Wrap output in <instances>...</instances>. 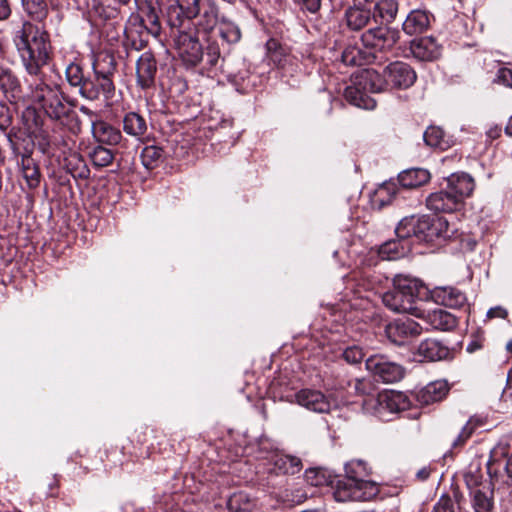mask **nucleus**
<instances>
[{
	"label": "nucleus",
	"mask_w": 512,
	"mask_h": 512,
	"mask_svg": "<svg viewBox=\"0 0 512 512\" xmlns=\"http://www.w3.org/2000/svg\"><path fill=\"white\" fill-rule=\"evenodd\" d=\"M166 13L175 48L187 66H196L203 59L198 38L188 32L193 25L198 32L210 33L218 23V6L213 0H157Z\"/></svg>",
	"instance_id": "obj_1"
},
{
	"label": "nucleus",
	"mask_w": 512,
	"mask_h": 512,
	"mask_svg": "<svg viewBox=\"0 0 512 512\" xmlns=\"http://www.w3.org/2000/svg\"><path fill=\"white\" fill-rule=\"evenodd\" d=\"M13 42L26 72L38 76L48 63L52 50L45 25L24 21L21 28L15 31Z\"/></svg>",
	"instance_id": "obj_2"
},
{
	"label": "nucleus",
	"mask_w": 512,
	"mask_h": 512,
	"mask_svg": "<svg viewBox=\"0 0 512 512\" xmlns=\"http://www.w3.org/2000/svg\"><path fill=\"white\" fill-rule=\"evenodd\" d=\"M487 473L490 483L470 492L474 512H493V486L499 481L507 482L504 477L512 480V446L508 442L500 441L490 451Z\"/></svg>",
	"instance_id": "obj_3"
},
{
	"label": "nucleus",
	"mask_w": 512,
	"mask_h": 512,
	"mask_svg": "<svg viewBox=\"0 0 512 512\" xmlns=\"http://www.w3.org/2000/svg\"><path fill=\"white\" fill-rule=\"evenodd\" d=\"M138 8V15L132 16L125 27L118 25L116 36L111 39L119 40L122 36V43L126 49L141 50L146 46V36L151 34L157 37L161 27L156 8L152 0H135Z\"/></svg>",
	"instance_id": "obj_4"
},
{
	"label": "nucleus",
	"mask_w": 512,
	"mask_h": 512,
	"mask_svg": "<svg viewBox=\"0 0 512 512\" xmlns=\"http://www.w3.org/2000/svg\"><path fill=\"white\" fill-rule=\"evenodd\" d=\"M422 290L424 286L418 279L397 275L393 280V288L383 294L382 301L394 312L422 317V309L417 305Z\"/></svg>",
	"instance_id": "obj_5"
},
{
	"label": "nucleus",
	"mask_w": 512,
	"mask_h": 512,
	"mask_svg": "<svg viewBox=\"0 0 512 512\" xmlns=\"http://www.w3.org/2000/svg\"><path fill=\"white\" fill-rule=\"evenodd\" d=\"M31 99L52 120L63 123L70 117L73 110L66 102L63 93L57 86H49L39 81L31 87Z\"/></svg>",
	"instance_id": "obj_6"
},
{
	"label": "nucleus",
	"mask_w": 512,
	"mask_h": 512,
	"mask_svg": "<svg viewBox=\"0 0 512 512\" xmlns=\"http://www.w3.org/2000/svg\"><path fill=\"white\" fill-rule=\"evenodd\" d=\"M363 410L382 421H390L392 416L410 407L408 397L398 391H384L376 397L371 396L363 401Z\"/></svg>",
	"instance_id": "obj_7"
},
{
	"label": "nucleus",
	"mask_w": 512,
	"mask_h": 512,
	"mask_svg": "<svg viewBox=\"0 0 512 512\" xmlns=\"http://www.w3.org/2000/svg\"><path fill=\"white\" fill-rule=\"evenodd\" d=\"M93 69L94 77L86 78V81L79 89L80 95L88 100H96L101 96L105 100L111 99L114 95L115 87L109 77V72L100 71L98 62L93 64Z\"/></svg>",
	"instance_id": "obj_8"
},
{
	"label": "nucleus",
	"mask_w": 512,
	"mask_h": 512,
	"mask_svg": "<svg viewBox=\"0 0 512 512\" xmlns=\"http://www.w3.org/2000/svg\"><path fill=\"white\" fill-rule=\"evenodd\" d=\"M366 369L375 380L384 383H395L404 376V369L396 362L390 361L385 355H371L365 361Z\"/></svg>",
	"instance_id": "obj_9"
},
{
	"label": "nucleus",
	"mask_w": 512,
	"mask_h": 512,
	"mask_svg": "<svg viewBox=\"0 0 512 512\" xmlns=\"http://www.w3.org/2000/svg\"><path fill=\"white\" fill-rule=\"evenodd\" d=\"M399 39V32L385 26L368 29L361 36L365 48L373 52H385L391 50Z\"/></svg>",
	"instance_id": "obj_10"
},
{
	"label": "nucleus",
	"mask_w": 512,
	"mask_h": 512,
	"mask_svg": "<svg viewBox=\"0 0 512 512\" xmlns=\"http://www.w3.org/2000/svg\"><path fill=\"white\" fill-rule=\"evenodd\" d=\"M454 230L443 217L421 216L418 218L417 239L419 241L432 242L439 238H450Z\"/></svg>",
	"instance_id": "obj_11"
},
{
	"label": "nucleus",
	"mask_w": 512,
	"mask_h": 512,
	"mask_svg": "<svg viewBox=\"0 0 512 512\" xmlns=\"http://www.w3.org/2000/svg\"><path fill=\"white\" fill-rule=\"evenodd\" d=\"M388 339L396 345H405L422 333V327L413 319H399L389 323L385 329Z\"/></svg>",
	"instance_id": "obj_12"
},
{
	"label": "nucleus",
	"mask_w": 512,
	"mask_h": 512,
	"mask_svg": "<svg viewBox=\"0 0 512 512\" xmlns=\"http://www.w3.org/2000/svg\"><path fill=\"white\" fill-rule=\"evenodd\" d=\"M384 75L388 83V88L407 89L416 81V72L413 68L402 61H395L387 65L384 69Z\"/></svg>",
	"instance_id": "obj_13"
},
{
	"label": "nucleus",
	"mask_w": 512,
	"mask_h": 512,
	"mask_svg": "<svg viewBox=\"0 0 512 512\" xmlns=\"http://www.w3.org/2000/svg\"><path fill=\"white\" fill-rule=\"evenodd\" d=\"M297 404L315 413H329L331 400L319 390L302 389L295 394Z\"/></svg>",
	"instance_id": "obj_14"
},
{
	"label": "nucleus",
	"mask_w": 512,
	"mask_h": 512,
	"mask_svg": "<svg viewBox=\"0 0 512 512\" xmlns=\"http://www.w3.org/2000/svg\"><path fill=\"white\" fill-rule=\"evenodd\" d=\"M376 483L367 478L359 482L357 485L349 486L348 489L342 491L340 485L337 487L334 496L337 501L344 502L348 500L367 501L378 494Z\"/></svg>",
	"instance_id": "obj_15"
},
{
	"label": "nucleus",
	"mask_w": 512,
	"mask_h": 512,
	"mask_svg": "<svg viewBox=\"0 0 512 512\" xmlns=\"http://www.w3.org/2000/svg\"><path fill=\"white\" fill-rule=\"evenodd\" d=\"M474 188V179L465 172L453 173L447 178L446 189L459 200L462 206L464 200L472 194Z\"/></svg>",
	"instance_id": "obj_16"
},
{
	"label": "nucleus",
	"mask_w": 512,
	"mask_h": 512,
	"mask_svg": "<svg viewBox=\"0 0 512 512\" xmlns=\"http://www.w3.org/2000/svg\"><path fill=\"white\" fill-rule=\"evenodd\" d=\"M157 64L154 55L147 51L144 52L136 63L137 84L142 89H148L154 85Z\"/></svg>",
	"instance_id": "obj_17"
},
{
	"label": "nucleus",
	"mask_w": 512,
	"mask_h": 512,
	"mask_svg": "<svg viewBox=\"0 0 512 512\" xmlns=\"http://www.w3.org/2000/svg\"><path fill=\"white\" fill-rule=\"evenodd\" d=\"M426 207L436 213H452L460 210L463 206L446 188L444 190L431 193L426 198Z\"/></svg>",
	"instance_id": "obj_18"
},
{
	"label": "nucleus",
	"mask_w": 512,
	"mask_h": 512,
	"mask_svg": "<svg viewBox=\"0 0 512 512\" xmlns=\"http://www.w3.org/2000/svg\"><path fill=\"white\" fill-rule=\"evenodd\" d=\"M410 51L419 61H434L441 55V46L433 37H421L411 42Z\"/></svg>",
	"instance_id": "obj_19"
},
{
	"label": "nucleus",
	"mask_w": 512,
	"mask_h": 512,
	"mask_svg": "<svg viewBox=\"0 0 512 512\" xmlns=\"http://www.w3.org/2000/svg\"><path fill=\"white\" fill-rule=\"evenodd\" d=\"M432 299L450 308H461L466 304L465 294L458 288L452 286H439L431 290Z\"/></svg>",
	"instance_id": "obj_20"
},
{
	"label": "nucleus",
	"mask_w": 512,
	"mask_h": 512,
	"mask_svg": "<svg viewBox=\"0 0 512 512\" xmlns=\"http://www.w3.org/2000/svg\"><path fill=\"white\" fill-rule=\"evenodd\" d=\"M91 130L97 142L118 145L122 140L121 131L103 120H91Z\"/></svg>",
	"instance_id": "obj_21"
},
{
	"label": "nucleus",
	"mask_w": 512,
	"mask_h": 512,
	"mask_svg": "<svg viewBox=\"0 0 512 512\" xmlns=\"http://www.w3.org/2000/svg\"><path fill=\"white\" fill-rule=\"evenodd\" d=\"M354 78L356 79V83L360 85L367 94L368 92H382L388 88L384 73L380 74L374 69H364Z\"/></svg>",
	"instance_id": "obj_22"
},
{
	"label": "nucleus",
	"mask_w": 512,
	"mask_h": 512,
	"mask_svg": "<svg viewBox=\"0 0 512 512\" xmlns=\"http://www.w3.org/2000/svg\"><path fill=\"white\" fill-rule=\"evenodd\" d=\"M449 392V385L446 380H436L428 383L420 389L416 395L419 403L429 405L443 400Z\"/></svg>",
	"instance_id": "obj_23"
},
{
	"label": "nucleus",
	"mask_w": 512,
	"mask_h": 512,
	"mask_svg": "<svg viewBox=\"0 0 512 512\" xmlns=\"http://www.w3.org/2000/svg\"><path fill=\"white\" fill-rule=\"evenodd\" d=\"M449 355V350L435 339H426L418 346L415 356L418 361H439Z\"/></svg>",
	"instance_id": "obj_24"
},
{
	"label": "nucleus",
	"mask_w": 512,
	"mask_h": 512,
	"mask_svg": "<svg viewBox=\"0 0 512 512\" xmlns=\"http://www.w3.org/2000/svg\"><path fill=\"white\" fill-rule=\"evenodd\" d=\"M423 316L421 317L432 329L441 331H450L457 325V320L454 315L443 309H434L425 312L422 309Z\"/></svg>",
	"instance_id": "obj_25"
},
{
	"label": "nucleus",
	"mask_w": 512,
	"mask_h": 512,
	"mask_svg": "<svg viewBox=\"0 0 512 512\" xmlns=\"http://www.w3.org/2000/svg\"><path fill=\"white\" fill-rule=\"evenodd\" d=\"M430 25V15L427 11L412 10L404 20L402 29L407 35H416L425 32Z\"/></svg>",
	"instance_id": "obj_26"
},
{
	"label": "nucleus",
	"mask_w": 512,
	"mask_h": 512,
	"mask_svg": "<svg viewBox=\"0 0 512 512\" xmlns=\"http://www.w3.org/2000/svg\"><path fill=\"white\" fill-rule=\"evenodd\" d=\"M346 480L339 482L342 491L346 492L349 486L357 485L362 480L368 478L369 471L366 464L361 460H353L345 465Z\"/></svg>",
	"instance_id": "obj_27"
},
{
	"label": "nucleus",
	"mask_w": 512,
	"mask_h": 512,
	"mask_svg": "<svg viewBox=\"0 0 512 512\" xmlns=\"http://www.w3.org/2000/svg\"><path fill=\"white\" fill-rule=\"evenodd\" d=\"M344 97L349 103L359 108L372 110L376 107V101L356 83L355 78L353 80V84L346 87Z\"/></svg>",
	"instance_id": "obj_28"
},
{
	"label": "nucleus",
	"mask_w": 512,
	"mask_h": 512,
	"mask_svg": "<svg viewBox=\"0 0 512 512\" xmlns=\"http://www.w3.org/2000/svg\"><path fill=\"white\" fill-rule=\"evenodd\" d=\"M0 89L10 101H17L21 97L19 79L10 69L0 68Z\"/></svg>",
	"instance_id": "obj_29"
},
{
	"label": "nucleus",
	"mask_w": 512,
	"mask_h": 512,
	"mask_svg": "<svg viewBox=\"0 0 512 512\" xmlns=\"http://www.w3.org/2000/svg\"><path fill=\"white\" fill-rule=\"evenodd\" d=\"M270 461L273 466L269 468V471L276 474H295L300 470V460L290 455L274 453L271 455Z\"/></svg>",
	"instance_id": "obj_30"
},
{
	"label": "nucleus",
	"mask_w": 512,
	"mask_h": 512,
	"mask_svg": "<svg viewBox=\"0 0 512 512\" xmlns=\"http://www.w3.org/2000/svg\"><path fill=\"white\" fill-rule=\"evenodd\" d=\"M398 191L397 184L393 181H387L379 185L371 195V205L374 208L382 209L389 205Z\"/></svg>",
	"instance_id": "obj_31"
},
{
	"label": "nucleus",
	"mask_w": 512,
	"mask_h": 512,
	"mask_svg": "<svg viewBox=\"0 0 512 512\" xmlns=\"http://www.w3.org/2000/svg\"><path fill=\"white\" fill-rule=\"evenodd\" d=\"M430 180V173L423 168H412L402 171L398 175V182L404 188H416Z\"/></svg>",
	"instance_id": "obj_32"
},
{
	"label": "nucleus",
	"mask_w": 512,
	"mask_h": 512,
	"mask_svg": "<svg viewBox=\"0 0 512 512\" xmlns=\"http://www.w3.org/2000/svg\"><path fill=\"white\" fill-rule=\"evenodd\" d=\"M257 499L245 491L233 493L227 500L230 512H252L257 507Z\"/></svg>",
	"instance_id": "obj_33"
},
{
	"label": "nucleus",
	"mask_w": 512,
	"mask_h": 512,
	"mask_svg": "<svg viewBox=\"0 0 512 512\" xmlns=\"http://www.w3.org/2000/svg\"><path fill=\"white\" fill-rule=\"evenodd\" d=\"M410 251V243L400 239L389 240L379 248V256L383 260H395L405 256Z\"/></svg>",
	"instance_id": "obj_34"
},
{
	"label": "nucleus",
	"mask_w": 512,
	"mask_h": 512,
	"mask_svg": "<svg viewBox=\"0 0 512 512\" xmlns=\"http://www.w3.org/2000/svg\"><path fill=\"white\" fill-rule=\"evenodd\" d=\"M266 58L277 68L284 69L291 61V57L276 39H269L266 42Z\"/></svg>",
	"instance_id": "obj_35"
},
{
	"label": "nucleus",
	"mask_w": 512,
	"mask_h": 512,
	"mask_svg": "<svg viewBox=\"0 0 512 512\" xmlns=\"http://www.w3.org/2000/svg\"><path fill=\"white\" fill-rule=\"evenodd\" d=\"M345 18L351 30H361L370 22L371 11L367 8L352 6L346 10Z\"/></svg>",
	"instance_id": "obj_36"
},
{
	"label": "nucleus",
	"mask_w": 512,
	"mask_h": 512,
	"mask_svg": "<svg viewBox=\"0 0 512 512\" xmlns=\"http://www.w3.org/2000/svg\"><path fill=\"white\" fill-rule=\"evenodd\" d=\"M123 130L126 134L140 139L147 131L146 120L136 112L127 113L123 119Z\"/></svg>",
	"instance_id": "obj_37"
},
{
	"label": "nucleus",
	"mask_w": 512,
	"mask_h": 512,
	"mask_svg": "<svg viewBox=\"0 0 512 512\" xmlns=\"http://www.w3.org/2000/svg\"><path fill=\"white\" fill-rule=\"evenodd\" d=\"M218 33L222 41L228 45L236 44L241 39V30L239 26L226 17H218Z\"/></svg>",
	"instance_id": "obj_38"
},
{
	"label": "nucleus",
	"mask_w": 512,
	"mask_h": 512,
	"mask_svg": "<svg viewBox=\"0 0 512 512\" xmlns=\"http://www.w3.org/2000/svg\"><path fill=\"white\" fill-rule=\"evenodd\" d=\"M418 218L415 215L402 218L395 228L396 237L405 242L412 236L417 238Z\"/></svg>",
	"instance_id": "obj_39"
},
{
	"label": "nucleus",
	"mask_w": 512,
	"mask_h": 512,
	"mask_svg": "<svg viewBox=\"0 0 512 512\" xmlns=\"http://www.w3.org/2000/svg\"><path fill=\"white\" fill-rule=\"evenodd\" d=\"M22 175L30 188H35L40 182V172L34 160L29 156L21 158Z\"/></svg>",
	"instance_id": "obj_40"
},
{
	"label": "nucleus",
	"mask_w": 512,
	"mask_h": 512,
	"mask_svg": "<svg viewBox=\"0 0 512 512\" xmlns=\"http://www.w3.org/2000/svg\"><path fill=\"white\" fill-rule=\"evenodd\" d=\"M24 10L37 22H43L48 14L45 0H22Z\"/></svg>",
	"instance_id": "obj_41"
},
{
	"label": "nucleus",
	"mask_w": 512,
	"mask_h": 512,
	"mask_svg": "<svg viewBox=\"0 0 512 512\" xmlns=\"http://www.w3.org/2000/svg\"><path fill=\"white\" fill-rule=\"evenodd\" d=\"M482 473L479 463H471L464 473V481L470 492L482 489Z\"/></svg>",
	"instance_id": "obj_42"
},
{
	"label": "nucleus",
	"mask_w": 512,
	"mask_h": 512,
	"mask_svg": "<svg viewBox=\"0 0 512 512\" xmlns=\"http://www.w3.org/2000/svg\"><path fill=\"white\" fill-rule=\"evenodd\" d=\"M425 143L430 147L445 149L447 141L444 138V132L440 127L430 126L423 134Z\"/></svg>",
	"instance_id": "obj_43"
},
{
	"label": "nucleus",
	"mask_w": 512,
	"mask_h": 512,
	"mask_svg": "<svg viewBox=\"0 0 512 512\" xmlns=\"http://www.w3.org/2000/svg\"><path fill=\"white\" fill-rule=\"evenodd\" d=\"M90 159L94 166L96 167H106L110 165L114 159V155L111 150L99 145L95 147L89 153Z\"/></svg>",
	"instance_id": "obj_44"
},
{
	"label": "nucleus",
	"mask_w": 512,
	"mask_h": 512,
	"mask_svg": "<svg viewBox=\"0 0 512 512\" xmlns=\"http://www.w3.org/2000/svg\"><path fill=\"white\" fill-rule=\"evenodd\" d=\"M375 8L383 21L391 22L396 17L398 4L396 0H380Z\"/></svg>",
	"instance_id": "obj_45"
},
{
	"label": "nucleus",
	"mask_w": 512,
	"mask_h": 512,
	"mask_svg": "<svg viewBox=\"0 0 512 512\" xmlns=\"http://www.w3.org/2000/svg\"><path fill=\"white\" fill-rule=\"evenodd\" d=\"M66 78L71 86L79 89L86 81L81 66L77 63H70L66 68Z\"/></svg>",
	"instance_id": "obj_46"
},
{
	"label": "nucleus",
	"mask_w": 512,
	"mask_h": 512,
	"mask_svg": "<svg viewBox=\"0 0 512 512\" xmlns=\"http://www.w3.org/2000/svg\"><path fill=\"white\" fill-rule=\"evenodd\" d=\"M478 425H480V421L478 419L470 418L458 434L457 438L453 441V447L463 445L471 437Z\"/></svg>",
	"instance_id": "obj_47"
},
{
	"label": "nucleus",
	"mask_w": 512,
	"mask_h": 512,
	"mask_svg": "<svg viewBox=\"0 0 512 512\" xmlns=\"http://www.w3.org/2000/svg\"><path fill=\"white\" fill-rule=\"evenodd\" d=\"M221 58V51L219 44L216 41H211L207 45L206 48V60L205 63L208 66L209 70H212L217 67L219 60Z\"/></svg>",
	"instance_id": "obj_48"
},
{
	"label": "nucleus",
	"mask_w": 512,
	"mask_h": 512,
	"mask_svg": "<svg viewBox=\"0 0 512 512\" xmlns=\"http://www.w3.org/2000/svg\"><path fill=\"white\" fill-rule=\"evenodd\" d=\"M341 60L348 66L361 65L362 56L360 49L355 46L346 47L342 52Z\"/></svg>",
	"instance_id": "obj_49"
},
{
	"label": "nucleus",
	"mask_w": 512,
	"mask_h": 512,
	"mask_svg": "<svg viewBox=\"0 0 512 512\" xmlns=\"http://www.w3.org/2000/svg\"><path fill=\"white\" fill-rule=\"evenodd\" d=\"M305 480L311 486H323L329 483L325 472L321 469H308L305 472Z\"/></svg>",
	"instance_id": "obj_50"
},
{
	"label": "nucleus",
	"mask_w": 512,
	"mask_h": 512,
	"mask_svg": "<svg viewBox=\"0 0 512 512\" xmlns=\"http://www.w3.org/2000/svg\"><path fill=\"white\" fill-rule=\"evenodd\" d=\"M162 156L161 149L155 146L145 147L141 153L142 163L147 167H153L154 163Z\"/></svg>",
	"instance_id": "obj_51"
},
{
	"label": "nucleus",
	"mask_w": 512,
	"mask_h": 512,
	"mask_svg": "<svg viewBox=\"0 0 512 512\" xmlns=\"http://www.w3.org/2000/svg\"><path fill=\"white\" fill-rule=\"evenodd\" d=\"M342 356L347 363L357 364L363 359L364 353L360 347L350 346L343 351Z\"/></svg>",
	"instance_id": "obj_52"
},
{
	"label": "nucleus",
	"mask_w": 512,
	"mask_h": 512,
	"mask_svg": "<svg viewBox=\"0 0 512 512\" xmlns=\"http://www.w3.org/2000/svg\"><path fill=\"white\" fill-rule=\"evenodd\" d=\"M493 82L507 88H512V68L501 67L498 69Z\"/></svg>",
	"instance_id": "obj_53"
},
{
	"label": "nucleus",
	"mask_w": 512,
	"mask_h": 512,
	"mask_svg": "<svg viewBox=\"0 0 512 512\" xmlns=\"http://www.w3.org/2000/svg\"><path fill=\"white\" fill-rule=\"evenodd\" d=\"M433 512H455L453 500L447 495L441 496L435 504Z\"/></svg>",
	"instance_id": "obj_54"
},
{
	"label": "nucleus",
	"mask_w": 512,
	"mask_h": 512,
	"mask_svg": "<svg viewBox=\"0 0 512 512\" xmlns=\"http://www.w3.org/2000/svg\"><path fill=\"white\" fill-rule=\"evenodd\" d=\"M302 9L316 13L321 6V0H297Z\"/></svg>",
	"instance_id": "obj_55"
},
{
	"label": "nucleus",
	"mask_w": 512,
	"mask_h": 512,
	"mask_svg": "<svg viewBox=\"0 0 512 512\" xmlns=\"http://www.w3.org/2000/svg\"><path fill=\"white\" fill-rule=\"evenodd\" d=\"M507 310L500 307V306H497V307H493V308H490L487 312V317L488 318H506L507 316Z\"/></svg>",
	"instance_id": "obj_56"
},
{
	"label": "nucleus",
	"mask_w": 512,
	"mask_h": 512,
	"mask_svg": "<svg viewBox=\"0 0 512 512\" xmlns=\"http://www.w3.org/2000/svg\"><path fill=\"white\" fill-rule=\"evenodd\" d=\"M11 14L8 0H0V21L6 20Z\"/></svg>",
	"instance_id": "obj_57"
},
{
	"label": "nucleus",
	"mask_w": 512,
	"mask_h": 512,
	"mask_svg": "<svg viewBox=\"0 0 512 512\" xmlns=\"http://www.w3.org/2000/svg\"><path fill=\"white\" fill-rule=\"evenodd\" d=\"M502 128L498 125L491 126L487 132L486 135L489 139L494 140L497 139L501 135Z\"/></svg>",
	"instance_id": "obj_58"
},
{
	"label": "nucleus",
	"mask_w": 512,
	"mask_h": 512,
	"mask_svg": "<svg viewBox=\"0 0 512 512\" xmlns=\"http://www.w3.org/2000/svg\"><path fill=\"white\" fill-rule=\"evenodd\" d=\"M430 471L427 468H422L417 472V478L426 480L429 477Z\"/></svg>",
	"instance_id": "obj_59"
},
{
	"label": "nucleus",
	"mask_w": 512,
	"mask_h": 512,
	"mask_svg": "<svg viewBox=\"0 0 512 512\" xmlns=\"http://www.w3.org/2000/svg\"><path fill=\"white\" fill-rule=\"evenodd\" d=\"M371 2L372 0H353V6L366 8V5L370 4Z\"/></svg>",
	"instance_id": "obj_60"
},
{
	"label": "nucleus",
	"mask_w": 512,
	"mask_h": 512,
	"mask_svg": "<svg viewBox=\"0 0 512 512\" xmlns=\"http://www.w3.org/2000/svg\"><path fill=\"white\" fill-rule=\"evenodd\" d=\"M505 133L508 135V136H511L512 137V117L509 118L508 122H507V125L505 127Z\"/></svg>",
	"instance_id": "obj_61"
},
{
	"label": "nucleus",
	"mask_w": 512,
	"mask_h": 512,
	"mask_svg": "<svg viewBox=\"0 0 512 512\" xmlns=\"http://www.w3.org/2000/svg\"><path fill=\"white\" fill-rule=\"evenodd\" d=\"M89 173V169L86 167L85 163H83V170L79 173V176L82 178H87Z\"/></svg>",
	"instance_id": "obj_62"
},
{
	"label": "nucleus",
	"mask_w": 512,
	"mask_h": 512,
	"mask_svg": "<svg viewBox=\"0 0 512 512\" xmlns=\"http://www.w3.org/2000/svg\"><path fill=\"white\" fill-rule=\"evenodd\" d=\"M80 111L86 115L93 116L94 113L87 107L81 106Z\"/></svg>",
	"instance_id": "obj_63"
},
{
	"label": "nucleus",
	"mask_w": 512,
	"mask_h": 512,
	"mask_svg": "<svg viewBox=\"0 0 512 512\" xmlns=\"http://www.w3.org/2000/svg\"><path fill=\"white\" fill-rule=\"evenodd\" d=\"M477 348V346L474 344V343H470L468 346H467V351L468 352H473L475 351V349Z\"/></svg>",
	"instance_id": "obj_64"
}]
</instances>
